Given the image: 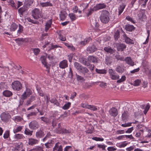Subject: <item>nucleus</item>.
<instances>
[{"instance_id": "obj_1", "label": "nucleus", "mask_w": 151, "mask_h": 151, "mask_svg": "<svg viewBox=\"0 0 151 151\" xmlns=\"http://www.w3.org/2000/svg\"><path fill=\"white\" fill-rule=\"evenodd\" d=\"M100 19L102 23L105 24L107 23L109 20V12L106 10H103L100 16Z\"/></svg>"}, {"instance_id": "obj_2", "label": "nucleus", "mask_w": 151, "mask_h": 151, "mask_svg": "<svg viewBox=\"0 0 151 151\" xmlns=\"http://www.w3.org/2000/svg\"><path fill=\"white\" fill-rule=\"evenodd\" d=\"M32 15L35 19H38L43 17L42 12L37 8H35L32 10Z\"/></svg>"}, {"instance_id": "obj_3", "label": "nucleus", "mask_w": 151, "mask_h": 151, "mask_svg": "<svg viewBox=\"0 0 151 151\" xmlns=\"http://www.w3.org/2000/svg\"><path fill=\"white\" fill-rule=\"evenodd\" d=\"M12 88L15 90L19 91L22 88V84L20 82L18 81H15L12 84Z\"/></svg>"}, {"instance_id": "obj_4", "label": "nucleus", "mask_w": 151, "mask_h": 151, "mask_svg": "<svg viewBox=\"0 0 151 151\" xmlns=\"http://www.w3.org/2000/svg\"><path fill=\"white\" fill-rule=\"evenodd\" d=\"M0 117L2 121L7 122L9 121L11 118V116L9 113L6 114L3 113L1 115Z\"/></svg>"}, {"instance_id": "obj_5", "label": "nucleus", "mask_w": 151, "mask_h": 151, "mask_svg": "<svg viewBox=\"0 0 151 151\" xmlns=\"http://www.w3.org/2000/svg\"><path fill=\"white\" fill-rule=\"evenodd\" d=\"M29 126L30 129L34 130L37 129L40 126L38 122L35 120L31 122L29 124Z\"/></svg>"}, {"instance_id": "obj_6", "label": "nucleus", "mask_w": 151, "mask_h": 151, "mask_svg": "<svg viewBox=\"0 0 151 151\" xmlns=\"http://www.w3.org/2000/svg\"><path fill=\"white\" fill-rule=\"evenodd\" d=\"M97 50V48L94 45L89 46L86 49L87 52L89 54H92Z\"/></svg>"}, {"instance_id": "obj_7", "label": "nucleus", "mask_w": 151, "mask_h": 151, "mask_svg": "<svg viewBox=\"0 0 151 151\" xmlns=\"http://www.w3.org/2000/svg\"><path fill=\"white\" fill-rule=\"evenodd\" d=\"M98 58L95 56L93 55H89L88 56L87 60L88 62L90 63H98Z\"/></svg>"}, {"instance_id": "obj_8", "label": "nucleus", "mask_w": 151, "mask_h": 151, "mask_svg": "<svg viewBox=\"0 0 151 151\" xmlns=\"http://www.w3.org/2000/svg\"><path fill=\"white\" fill-rule=\"evenodd\" d=\"M45 135L44 129L42 127L40 128L39 130L36 133V136L37 138H40L43 137Z\"/></svg>"}, {"instance_id": "obj_9", "label": "nucleus", "mask_w": 151, "mask_h": 151, "mask_svg": "<svg viewBox=\"0 0 151 151\" xmlns=\"http://www.w3.org/2000/svg\"><path fill=\"white\" fill-rule=\"evenodd\" d=\"M122 32L123 33V37L124 39L125 42L129 44H134V42L133 40L127 37L126 34H125L124 32L123 31Z\"/></svg>"}, {"instance_id": "obj_10", "label": "nucleus", "mask_w": 151, "mask_h": 151, "mask_svg": "<svg viewBox=\"0 0 151 151\" xmlns=\"http://www.w3.org/2000/svg\"><path fill=\"white\" fill-rule=\"evenodd\" d=\"M117 50L121 52L123 51L126 47V46L124 43H119L116 44Z\"/></svg>"}, {"instance_id": "obj_11", "label": "nucleus", "mask_w": 151, "mask_h": 151, "mask_svg": "<svg viewBox=\"0 0 151 151\" xmlns=\"http://www.w3.org/2000/svg\"><path fill=\"white\" fill-rule=\"evenodd\" d=\"M106 7V5L104 3H99L96 4L94 6V9L95 11H96L98 10L105 9Z\"/></svg>"}, {"instance_id": "obj_12", "label": "nucleus", "mask_w": 151, "mask_h": 151, "mask_svg": "<svg viewBox=\"0 0 151 151\" xmlns=\"http://www.w3.org/2000/svg\"><path fill=\"white\" fill-rule=\"evenodd\" d=\"M109 114L113 117H116L118 114V112L117 109L114 107H112L111 109L109 111Z\"/></svg>"}, {"instance_id": "obj_13", "label": "nucleus", "mask_w": 151, "mask_h": 151, "mask_svg": "<svg viewBox=\"0 0 151 151\" xmlns=\"http://www.w3.org/2000/svg\"><path fill=\"white\" fill-rule=\"evenodd\" d=\"M124 61L127 64L132 66H133L135 64L134 62L132 60L130 57H128L126 58Z\"/></svg>"}, {"instance_id": "obj_14", "label": "nucleus", "mask_w": 151, "mask_h": 151, "mask_svg": "<svg viewBox=\"0 0 151 151\" xmlns=\"http://www.w3.org/2000/svg\"><path fill=\"white\" fill-rule=\"evenodd\" d=\"M63 147L59 142L55 144L52 151H63Z\"/></svg>"}, {"instance_id": "obj_15", "label": "nucleus", "mask_w": 151, "mask_h": 151, "mask_svg": "<svg viewBox=\"0 0 151 151\" xmlns=\"http://www.w3.org/2000/svg\"><path fill=\"white\" fill-rule=\"evenodd\" d=\"M59 67L61 68L64 69L68 66V61L66 60H64L61 62L59 64Z\"/></svg>"}, {"instance_id": "obj_16", "label": "nucleus", "mask_w": 151, "mask_h": 151, "mask_svg": "<svg viewBox=\"0 0 151 151\" xmlns=\"http://www.w3.org/2000/svg\"><path fill=\"white\" fill-rule=\"evenodd\" d=\"M80 62L84 65L87 66H90V64L88 62L87 59L84 57L81 58L79 59Z\"/></svg>"}, {"instance_id": "obj_17", "label": "nucleus", "mask_w": 151, "mask_h": 151, "mask_svg": "<svg viewBox=\"0 0 151 151\" xmlns=\"http://www.w3.org/2000/svg\"><path fill=\"white\" fill-rule=\"evenodd\" d=\"M125 67L124 68V66L117 65L115 68L116 71L119 73H122L124 72L125 70Z\"/></svg>"}, {"instance_id": "obj_18", "label": "nucleus", "mask_w": 151, "mask_h": 151, "mask_svg": "<svg viewBox=\"0 0 151 151\" xmlns=\"http://www.w3.org/2000/svg\"><path fill=\"white\" fill-rule=\"evenodd\" d=\"M104 50L107 53H110V54H113L115 52L114 50H113L109 46L105 47Z\"/></svg>"}, {"instance_id": "obj_19", "label": "nucleus", "mask_w": 151, "mask_h": 151, "mask_svg": "<svg viewBox=\"0 0 151 151\" xmlns=\"http://www.w3.org/2000/svg\"><path fill=\"white\" fill-rule=\"evenodd\" d=\"M52 23V19H50L46 23L45 25V30L47 32L49 29L51 27Z\"/></svg>"}, {"instance_id": "obj_20", "label": "nucleus", "mask_w": 151, "mask_h": 151, "mask_svg": "<svg viewBox=\"0 0 151 151\" xmlns=\"http://www.w3.org/2000/svg\"><path fill=\"white\" fill-rule=\"evenodd\" d=\"M13 95L12 92L10 91L5 90L3 92V95L6 97H10Z\"/></svg>"}, {"instance_id": "obj_21", "label": "nucleus", "mask_w": 151, "mask_h": 151, "mask_svg": "<svg viewBox=\"0 0 151 151\" xmlns=\"http://www.w3.org/2000/svg\"><path fill=\"white\" fill-rule=\"evenodd\" d=\"M125 6L126 5L123 3H122V4L120 5L119 6L118 8L119 15H120L123 12L124 9L125 8Z\"/></svg>"}, {"instance_id": "obj_22", "label": "nucleus", "mask_w": 151, "mask_h": 151, "mask_svg": "<svg viewBox=\"0 0 151 151\" xmlns=\"http://www.w3.org/2000/svg\"><path fill=\"white\" fill-rule=\"evenodd\" d=\"M38 141L36 139L33 138H29L28 140V144L29 145H33L38 143Z\"/></svg>"}, {"instance_id": "obj_23", "label": "nucleus", "mask_w": 151, "mask_h": 151, "mask_svg": "<svg viewBox=\"0 0 151 151\" xmlns=\"http://www.w3.org/2000/svg\"><path fill=\"white\" fill-rule=\"evenodd\" d=\"M35 100V96H31L30 98L27 100L26 105L28 106L32 102Z\"/></svg>"}, {"instance_id": "obj_24", "label": "nucleus", "mask_w": 151, "mask_h": 151, "mask_svg": "<svg viewBox=\"0 0 151 151\" xmlns=\"http://www.w3.org/2000/svg\"><path fill=\"white\" fill-rule=\"evenodd\" d=\"M80 73L83 74L84 76L86 73H87L89 71L88 70L86 67L82 66L79 70Z\"/></svg>"}, {"instance_id": "obj_25", "label": "nucleus", "mask_w": 151, "mask_h": 151, "mask_svg": "<svg viewBox=\"0 0 151 151\" xmlns=\"http://www.w3.org/2000/svg\"><path fill=\"white\" fill-rule=\"evenodd\" d=\"M54 144V141L51 140L50 142L45 143V145L47 148L48 149L52 147Z\"/></svg>"}, {"instance_id": "obj_26", "label": "nucleus", "mask_w": 151, "mask_h": 151, "mask_svg": "<svg viewBox=\"0 0 151 151\" xmlns=\"http://www.w3.org/2000/svg\"><path fill=\"white\" fill-rule=\"evenodd\" d=\"M135 28L132 25L128 24L125 25V29L128 31H132L134 30Z\"/></svg>"}, {"instance_id": "obj_27", "label": "nucleus", "mask_w": 151, "mask_h": 151, "mask_svg": "<svg viewBox=\"0 0 151 151\" xmlns=\"http://www.w3.org/2000/svg\"><path fill=\"white\" fill-rule=\"evenodd\" d=\"M27 11V9L25 7H22L20 8L18 10L19 13L20 14V17L21 16H23V14Z\"/></svg>"}, {"instance_id": "obj_28", "label": "nucleus", "mask_w": 151, "mask_h": 151, "mask_svg": "<svg viewBox=\"0 0 151 151\" xmlns=\"http://www.w3.org/2000/svg\"><path fill=\"white\" fill-rule=\"evenodd\" d=\"M139 18L142 21H144L146 19V16L145 14L143 12H141L138 15Z\"/></svg>"}, {"instance_id": "obj_29", "label": "nucleus", "mask_w": 151, "mask_h": 151, "mask_svg": "<svg viewBox=\"0 0 151 151\" xmlns=\"http://www.w3.org/2000/svg\"><path fill=\"white\" fill-rule=\"evenodd\" d=\"M91 40V38L90 37L85 39L83 41H81L80 43L81 45H84L88 43Z\"/></svg>"}, {"instance_id": "obj_30", "label": "nucleus", "mask_w": 151, "mask_h": 151, "mask_svg": "<svg viewBox=\"0 0 151 151\" xmlns=\"http://www.w3.org/2000/svg\"><path fill=\"white\" fill-rule=\"evenodd\" d=\"M128 117V113L127 111H124L122 115V119L123 120L127 119Z\"/></svg>"}, {"instance_id": "obj_31", "label": "nucleus", "mask_w": 151, "mask_h": 151, "mask_svg": "<svg viewBox=\"0 0 151 151\" xmlns=\"http://www.w3.org/2000/svg\"><path fill=\"white\" fill-rule=\"evenodd\" d=\"M18 27V25L15 23H13L11 25L10 27L11 31H14Z\"/></svg>"}, {"instance_id": "obj_32", "label": "nucleus", "mask_w": 151, "mask_h": 151, "mask_svg": "<svg viewBox=\"0 0 151 151\" xmlns=\"http://www.w3.org/2000/svg\"><path fill=\"white\" fill-rule=\"evenodd\" d=\"M60 132H58L59 134H65L69 133L70 132V131L69 130H67L66 129L64 128H62L61 129Z\"/></svg>"}, {"instance_id": "obj_33", "label": "nucleus", "mask_w": 151, "mask_h": 151, "mask_svg": "<svg viewBox=\"0 0 151 151\" xmlns=\"http://www.w3.org/2000/svg\"><path fill=\"white\" fill-rule=\"evenodd\" d=\"M60 13V18L61 20L63 21L65 19L67 14L64 12H61Z\"/></svg>"}, {"instance_id": "obj_34", "label": "nucleus", "mask_w": 151, "mask_h": 151, "mask_svg": "<svg viewBox=\"0 0 151 151\" xmlns=\"http://www.w3.org/2000/svg\"><path fill=\"white\" fill-rule=\"evenodd\" d=\"M142 108H143L144 109H145V110L144 111V113L145 114L147 113L148 110L149 109L150 107V106L148 104L146 106L145 105H142Z\"/></svg>"}, {"instance_id": "obj_35", "label": "nucleus", "mask_w": 151, "mask_h": 151, "mask_svg": "<svg viewBox=\"0 0 151 151\" xmlns=\"http://www.w3.org/2000/svg\"><path fill=\"white\" fill-rule=\"evenodd\" d=\"M105 62L107 65H110L111 63V58L109 56H107L105 58Z\"/></svg>"}, {"instance_id": "obj_36", "label": "nucleus", "mask_w": 151, "mask_h": 151, "mask_svg": "<svg viewBox=\"0 0 151 151\" xmlns=\"http://www.w3.org/2000/svg\"><path fill=\"white\" fill-rule=\"evenodd\" d=\"M33 132L32 131H30L29 129L26 128L24 130V133L27 135L31 136L32 135Z\"/></svg>"}, {"instance_id": "obj_37", "label": "nucleus", "mask_w": 151, "mask_h": 151, "mask_svg": "<svg viewBox=\"0 0 151 151\" xmlns=\"http://www.w3.org/2000/svg\"><path fill=\"white\" fill-rule=\"evenodd\" d=\"M23 31V27L20 24L19 25V29L17 31V36L19 35Z\"/></svg>"}, {"instance_id": "obj_38", "label": "nucleus", "mask_w": 151, "mask_h": 151, "mask_svg": "<svg viewBox=\"0 0 151 151\" xmlns=\"http://www.w3.org/2000/svg\"><path fill=\"white\" fill-rule=\"evenodd\" d=\"M37 113V112L35 111L30 112L27 114V117L28 119H29L33 116H36Z\"/></svg>"}, {"instance_id": "obj_39", "label": "nucleus", "mask_w": 151, "mask_h": 151, "mask_svg": "<svg viewBox=\"0 0 151 151\" xmlns=\"http://www.w3.org/2000/svg\"><path fill=\"white\" fill-rule=\"evenodd\" d=\"M96 71L97 73L100 74H106L107 73L106 70L105 69H96Z\"/></svg>"}, {"instance_id": "obj_40", "label": "nucleus", "mask_w": 151, "mask_h": 151, "mask_svg": "<svg viewBox=\"0 0 151 151\" xmlns=\"http://www.w3.org/2000/svg\"><path fill=\"white\" fill-rule=\"evenodd\" d=\"M62 128L61 127V125L60 123H59L58 125V127L57 128L54 129V131L58 134H59L58 132H60L61 129Z\"/></svg>"}, {"instance_id": "obj_41", "label": "nucleus", "mask_w": 151, "mask_h": 151, "mask_svg": "<svg viewBox=\"0 0 151 151\" xmlns=\"http://www.w3.org/2000/svg\"><path fill=\"white\" fill-rule=\"evenodd\" d=\"M111 79L113 80L119 79V75L114 74L110 76Z\"/></svg>"}, {"instance_id": "obj_42", "label": "nucleus", "mask_w": 151, "mask_h": 151, "mask_svg": "<svg viewBox=\"0 0 151 151\" xmlns=\"http://www.w3.org/2000/svg\"><path fill=\"white\" fill-rule=\"evenodd\" d=\"M98 108H99V107L95 106L89 105V107L88 109L93 111H96L98 110Z\"/></svg>"}, {"instance_id": "obj_43", "label": "nucleus", "mask_w": 151, "mask_h": 151, "mask_svg": "<svg viewBox=\"0 0 151 151\" xmlns=\"http://www.w3.org/2000/svg\"><path fill=\"white\" fill-rule=\"evenodd\" d=\"M41 5L43 7H46L49 6H52V4L49 2H46L45 3H42Z\"/></svg>"}, {"instance_id": "obj_44", "label": "nucleus", "mask_w": 151, "mask_h": 151, "mask_svg": "<svg viewBox=\"0 0 151 151\" xmlns=\"http://www.w3.org/2000/svg\"><path fill=\"white\" fill-rule=\"evenodd\" d=\"M119 32L118 31H116L114 35L115 40L117 41L120 37Z\"/></svg>"}, {"instance_id": "obj_45", "label": "nucleus", "mask_w": 151, "mask_h": 151, "mask_svg": "<svg viewBox=\"0 0 151 151\" xmlns=\"http://www.w3.org/2000/svg\"><path fill=\"white\" fill-rule=\"evenodd\" d=\"M22 126H19L17 127V128L14 129L13 132L14 133H16L18 132L21 131L22 129Z\"/></svg>"}, {"instance_id": "obj_46", "label": "nucleus", "mask_w": 151, "mask_h": 151, "mask_svg": "<svg viewBox=\"0 0 151 151\" xmlns=\"http://www.w3.org/2000/svg\"><path fill=\"white\" fill-rule=\"evenodd\" d=\"M74 65L76 68L79 70L82 67L80 64L76 62L74 63Z\"/></svg>"}, {"instance_id": "obj_47", "label": "nucleus", "mask_w": 151, "mask_h": 151, "mask_svg": "<svg viewBox=\"0 0 151 151\" xmlns=\"http://www.w3.org/2000/svg\"><path fill=\"white\" fill-rule=\"evenodd\" d=\"M71 103L70 102H68L67 103L65 104L62 107V109L64 110L68 109L70 106Z\"/></svg>"}, {"instance_id": "obj_48", "label": "nucleus", "mask_w": 151, "mask_h": 151, "mask_svg": "<svg viewBox=\"0 0 151 151\" xmlns=\"http://www.w3.org/2000/svg\"><path fill=\"white\" fill-rule=\"evenodd\" d=\"M30 150L32 151H43L42 148L39 146L36 147L35 148L31 150Z\"/></svg>"}, {"instance_id": "obj_49", "label": "nucleus", "mask_w": 151, "mask_h": 151, "mask_svg": "<svg viewBox=\"0 0 151 151\" xmlns=\"http://www.w3.org/2000/svg\"><path fill=\"white\" fill-rule=\"evenodd\" d=\"M40 60L42 63L43 65L47 63L46 62V57L45 56H41L40 58Z\"/></svg>"}, {"instance_id": "obj_50", "label": "nucleus", "mask_w": 151, "mask_h": 151, "mask_svg": "<svg viewBox=\"0 0 151 151\" xmlns=\"http://www.w3.org/2000/svg\"><path fill=\"white\" fill-rule=\"evenodd\" d=\"M68 15L72 21L76 20V17L75 14H74L70 13Z\"/></svg>"}, {"instance_id": "obj_51", "label": "nucleus", "mask_w": 151, "mask_h": 151, "mask_svg": "<svg viewBox=\"0 0 151 151\" xmlns=\"http://www.w3.org/2000/svg\"><path fill=\"white\" fill-rule=\"evenodd\" d=\"M64 44L65 46H67L68 48L71 49L72 51L74 50H75L74 47H73L72 45H70L67 43H65Z\"/></svg>"}, {"instance_id": "obj_52", "label": "nucleus", "mask_w": 151, "mask_h": 151, "mask_svg": "<svg viewBox=\"0 0 151 151\" xmlns=\"http://www.w3.org/2000/svg\"><path fill=\"white\" fill-rule=\"evenodd\" d=\"M126 77L125 76H123L121 79L118 80L117 81V83H120L124 81L126 79Z\"/></svg>"}, {"instance_id": "obj_53", "label": "nucleus", "mask_w": 151, "mask_h": 151, "mask_svg": "<svg viewBox=\"0 0 151 151\" xmlns=\"http://www.w3.org/2000/svg\"><path fill=\"white\" fill-rule=\"evenodd\" d=\"M43 65L47 69L46 71H47L48 73H49L50 72V65L49 64H47V63L43 64Z\"/></svg>"}, {"instance_id": "obj_54", "label": "nucleus", "mask_w": 151, "mask_h": 151, "mask_svg": "<svg viewBox=\"0 0 151 151\" xmlns=\"http://www.w3.org/2000/svg\"><path fill=\"white\" fill-rule=\"evenodd\" d=\"M141 82V80H140L137 79L134 81V86H139Z\"/></svg>"}, {"instance_id": "obj_55", "label": "nucleus", "mask_w": 151, "mask_h": 151, "mask_svg": "<svg viewBox=\"0 0 151 151\" xmlns=\"http://www.w3.org/2000/svg\"><path fill=\"white\" fill-rule=\"evenodd\" d=\"M24 93H26L27 96H29L32 94V92L30 89L27 88Z\"/></svg>"}, {"instance_id": "obj_56", "label": "nucleus", "mask_w": 151, "mask_h": 151, "mask_svg": "<svg viewBox=\"0 0 151 151\" xmlns=\"http://www.w3.org/2000/svg\"><path fill=\"white\" fill-rule=\"evenodd\" d=\"M23 136L22 134H17L15 135V137L17 139H21L23 138Z\"/></svg>"}, {"instance_id": "obj_57", "label": "nucleus", "mask_w": 151, "mask_h": 151, "mask_svg": "<svg viewBox=\"0 0 151 151\" xmlns=\"http://www.w3.org/2000/svg\"><path fill=\"white\" fill-rule=\"evenodd\" d=\"M15 41L18 44H20L21 42L24 41V39L23 38H18L15 39Z\"/></svg>"}, {"instance_id": "obj_58", "label": "nucleus", "mask_w": 151, "mask_h": 151, "mask_svg": "<svg viewBox=\"0 0 151 151\" xmlns=\"http://www.w3.org/2000/svg\"><path fill=\"white\" fill-rule=\"evenodd\" d=\"M92 139L96 141H102L104 140V139L103 138H101L100 137H93Z\"/></svg>"}, {"instance_id": "obj_59", "label": "nucleus", "mask_w": 151, "mask_h": 151, "mask_svg": "<svg viewBox=\"0 0 151 151\" xmlns=\"http://www.w3.org/2000/svg\"><path fill=\"white\" fill-rule=\"evenodd\" d=\"M115 58L117 60H120L122 61H124V58L122 57H120L118 55H116L115 56Z\"/></svg>"}, {"instance_id": "obj_60", "label": "nucleus", "mask_w": 151, "mask_h": 151, "mask_svg": "<svg viewBox=\"0 0 151 151\" xmlns=\"http://www.w3.org/2000/svg\"><path fill=\"white\" fill-rule=\"evenodd\" d=\"M58 120L57 119H53L52 122V126L54 127L56 126Z\"/></svg>"}, {"instance_id": "obj_61", "label": "nucleus", "mask_w": 151, "mask_h": 151, "mask_svg": "<svg viewBox=\"0 0 151 151\" xmlns=\"http://www.w3.org/2000/svg\"><path fill=\"white\" fill-rule=\"evenodd\" d=\"M10 5L13 8H16L15 4L13 0H11L9 1Z\"/></svg>"}, {"instance_id": "obj_62", "label": "nucleus", "mask_w": 151, "mask_h": 151, "mask_svg": "<svg viewBox=\"0 0 151 151\" xmlns=\"http://www.w3.org/2000/svg\"><path fill=\"white\" fill-rule=\"evenodd\" d=\"M76 76L77 79L78 81L81 80L82 81H85V80L84 79L83 77L80 76L76 74Z\"/></svg>"}, {"instance_id": "obj_63", "label": "nucleus", "mask_w": 151, "mask_h": 151, "mask_svg": "<svg viewBox=\"0 0 151 151\" xmlns=\"http://www.w3.org/2000/svg\"><path fill=\"white\" fill-rule=\"evenodd\" d=\"M33 50L34 54L36 55H38L40 52V50L38 48L33 49Z\"/></svg>"}, {"instance_id": "obj_64", "label": "nucleus", "mask_w": 151, "mask_h": 151, "mask_svg": "<svg viewBox=\"0 0 151 151\" xmlns=\"http://www.w3.org/2000/svg\"><path fill=\"white\" fill-rule=\"evenodd\" d=\"M107 149L108 151H113L116 150L117 149L114 147H109L107 148Z\"/></svg>"}]
</instances>
